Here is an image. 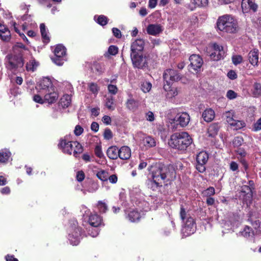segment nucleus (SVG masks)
<instances>
[{
	"mask_svg": "<svg viewBox=\"0 0 261 261\" xmlns=\"http://www.w3.org/2000/svg\"><path fill=\"white\" fill-rule=\"evenodd\" d=\"M175 170L173 166L159 165L152 171L151 179H148L147 184L153 191L162 187L165 180H170L175 177Z\"/></svg>",
	"mask_w": 261,
	"mask_h": 261,
	"instance_id": "obj_1",
	"label": "nucleus"
},
{
	"mask_svg": "<svg viewBox=\"0 0 261 261\" xmlns=\"http://www.w3.org/2000/svg\"><path fill=\"white\" fill-rule=\"evenodd\" d=\"M217 28L224 33L234 34L239 29L238 21L230 15H224L219 17L217 21Z\"/></svg>",
	"mask_w": 261,
	"mask_h": 261,
	"instance_id": "obj_2",
	"label": "nucleus"
},
{
	"mask_svg": "<svg viewBox=\"0 0 261 261\" xmlns=\"http://www.w3.org/2000/svg\"><path fill=\"white\" fill-rule=\"evenodd\" d=\"M191 137L186 132L176 133L172 135L169 145L173 148L185 150L192 143Z\"/></svg>",
	"mask_w": 261,
	"mask_h": 261,
	"instance_id": "obj_3",
	"label": "nucleus"
},
{
	"mask_svg": "<svg viewBox=\"0 0 261 261\" xmlns=\"http://www.w3.org/2000/svg\"><path fill=\"white\" fill-rule=\"evenodd\" d=\"M24 65L23 59L22 55H14L12 54H8L5 59V65L8 70L12 73H15L16 72L19 71Z\"/></svg>",
	"mask_w": 261,
	"mask_h": 261,
	"instance_id": "obj_4",
	"label": "nucleus"
},
{
	"mask_svg": "<svg viewBox=\"0 0 261 261\" xmlns=\"http://www.w3.org/2000/svg\"><path fill=\"white\" fill-rule=\"evenodd\" d=\"M186 213L182 206L180 207V216L184 222V225L181 229V233L184 237H187L194 233L196 230V224L194 219L191 217L186 218Z\"/></svg>",
	"mask_w": 261,
	"mask_h": 261,
	"instance_id": "obj_5",
	"label": "nucleus"
},
{
	"mask_svg": "<svg viewBox=\"0 0 261 261\" xmlns=\"http://www.w3.org/2000/svg\"><path fill=\"white\" fill-rule=\"evenodd\" d=\"M206 52L211 59L214 61L220 60L225 55V50L223 46L216 43L210 44L206 47Z\"/></svg>",
	"mask_w": 261,
	"mask_h": 261,
	"instance_id": "obj_6",
	"label": "nucleus"
},
{
	"mask_svg": "<svg viewBox=\"0 0 261 261\" xmlns=\"http://www.w3.org/2000/svg\"><path fill=\"white\" fill-rule=\"evenodd\" d=\"M71 226L69 228L68 240L70 244L73 246L77 245L81 241L82 236V232L81 228L76 226Z\"/></svg>",
	"mask_w": 261,
	"mask_h": 261,
	"instance_id": "obj_7",
	"label": "nucleus"
},
{
	"mask_svg": "<svg viewBox=\"0 0 261 261\" xmlns=\"http://www.w3.org/2000/svg\"><path fill=\"white\" fill-rule=\"evenodd\" d=\"M83 210H85L83 219L91 227H98L102 224V218L99 215L96 213L89 214V210L86 207H84Z\"/></svg>",
	"mask_w": 261,
	"mask_h": 261,
	"instance_id": "obj_8",
	"label": "nucleus"
},
{
	"mask_svg": "<svg viewBox=\"0 0 261 261\" xmlns=\"http://www.w3.org/2000/svg\"><path fill=\"white\" fill-rule=\"evenodd\" d=\"M55 57L52 58V61L57 65L61 66L65 61L66 48L62 45H57L54 50Z\"/></svg>",
	"mask_w": 261,
	"mask_h": 261,
	"instance_id": "obj_9",
	"label": "nucleus"
},
{
	"mask_svg": "<svg viewBox=\"0 0 261 261\" xmlns=\"http://www.w3.org/2000/svg\"><path fill=\"white\" fill-rule=\"evenodd\" d=\"M163 78L165 84H172L173 82L179 81L180 76L177 71L168 69L164 71Z\"/></svg>",
	"mask_w": 261,
	"mask_h": 261,
	"instance_id": "obj_10",
	"label": "nucleus"
},
{
	"mask_svg": "<svg viewBox=\"0 0 261 261\" xmlns=\"http://www.w3.org/2000/svg\"><path fill=\"white\" fill-rule=\"evenodd\" d=\"M41 94H44V100L45 102L51 104L56 102L59 97V94L55 87L46 91H38Z\"/></svg>",
	"mask_w": 261,
	"mask_h": 261,
	"instance_id": "obj_11",
	"label": "nucleus"
},
{
	"mask_svg": "<svg viewBox=\"0 0 261 261\" xmlns=\"http://www.w3.org/2000/svg\"><path fill=\"white\" fill-rule=\"evenodd\" d=\"M127 218L132 222H138L144 215L142 211L137 208H130L126 212Z\"/></svg>",
	"mask_w": 261,
	"mask_h": 261,
	"instance_id": "obj_12",
	"label": "nucleus"
},
{
	"mask_svg": "<svg viewBox=\"0 0 261 261\" xmlns=\"http://www.w3.org/2000/svg\"><path fill=\"white\" fill-rule=\"evenodd\" d=\"M130 57L134 67L142 68L146 66V59L142 54H130Z\"/></svg>",
	"mask_w": 261,
	"mask_h": 261,
	"instance_id": "obj_13",
	"label": "nucleus"
},
{
	"mask_svg": "<svg viewBox=\"0 0 261 261\" xmlns=\"http://www.w3.org/2000/svg\"><path fill=\"white\" fill-rule=\"evenodd\" d=\"M240 197L247 204L250 203L252 200V191L251 188L247 185L241 187Z\"/></svg>",
	"mask_w": 261,
	"mask_h": 261,
	"instance_id": "obj_14",
	"label": "nucleus"
},
{
	"mask_svg": "<svg viewBox=\"0 0 261 261\" xmlns=\"http://www.w3.org/2000/svg\"><path fill=\"white\" fill-rule=\"evenodd\" d=\"M156 145L155 139L149 136H146L141 140L140 145L143 149H148L154 147Z\"/></svg>",
	"mask_w": 261,
	"mask_h": 261,
	"instance_id": "obj_15",
	"label": "nucleus"
},
{
	"mask_svg": "<svg viewBox=\"0 0 261 261\" xmlns=\"http://www.w3.org/2000/svg\"><path fill=\"white\" fill-rule=\"evenodd\" d=\"M55 88L51 79L48 77H43L37 86V89L40 91H46Z\"/></svg>",
	"mask_w": 261,
	"mask_h": 261,
	"instance_id": "obj_16",
	"label": "nucleus"
},
{
	"mask_svg": "<svg viewBox=\"0 0 261 261\" xmlns=\"http://www.w3.org/2000/svg\"><path fill=\"white\" fill-rule=\"evenodd\" d=\"M73 142L67 140L65 138L61 139L59 146L66 153L71 154L73 151Z\"/></svg>",
	"mask_w": 261,
	"mask_h": 261,
	"instance_id": "obj_17",
	"label": "nucleus"
},
{
	"mask_svg": "<svg viewBox=\"0 0 261 261\" xmlns=\"http://www.w3.org/2000/svg\"><path fill=\"white\" fill-rule=\"evenodd\" d=\"M241 6L244 13H247L249 10L255 12L258 8L257 5L255 3V0H242Z\"/></svg>",
	"mask_w": 261,
	"mask_h": 261,
	"instance_id": "obj_18",
	"label": "nucleus"
},
{
	"mask_svg": "<svg viewBox=\"0 0 261 261\" xmlns=\"http://www.w3.org/2000/svg\"><path fill=\"white\" fill-rule=\"evenodd\" d=\"M191 67L195 71L201 68L203 64L201 58L197 55H192L189 58Z\"/></svg>",
	"mask_w": 261,
	"mask_h": 261,
	"instance_id": "obj_19",
	"label": "nucleus"
},
{
	"mask_svg": "<svg viewBox=\"0 0 261 261\" xmlns=\"http://www.w3.org/2000/svg\"><path fill=\"white\" fill-rule=\"evenodd\" d=\"M144 46V42L142 39H137L131 45V54H142Z\"/></svg>",
	"mask_w": 261,
	"mask_h": 261,
	"instance_id": "obj_20",
	"label": "nucleus"
},
{
	"mask_svg": "<svg viewBox=\"0 0 261 261\" xmlns=\"http://www.w3.org/2000/svg\"><path fill=\"white\" fill-rule=\"evenodd\" d=\"M163 31V27L159 24H150L146 29L147 33L152 36H156Z\"/></svg>",
	"mask_w": 261,
	"mask_h": 261,
	"instance_id": "obj_21",
	"label": "nucleus"
},
{
	"mask_svg": "<svg viewBox=\"0 0 261 261\" xmlns=\"http://www.w3.org/2000/svg\"><path fill=\"white\" fill-rule=\"evenodd\" d=\"M172 84H164L163 88L164 90L167 92L166 97L167 98L171 99L178 94V90L177 88L172 87Z\"/></svg>",
	"mask_w": 261,
	"mask_h": 261,
	"instance_id": "obj_22",
	"label": "nucleus"
},
{
	"mask_svg": "<svg viewBox=\"0 0 261 261\" xmlns=\"http://www.w3.org/2000/svg\"><path fill=\"white\" fill-rule=\"evenodd\" d=\"M125 106L127 109L131 111L135 112L138 109L139 106V103L138 100L133 97L132 95H130L125 102Z\"/></svg>",
	"mask_w": 261,
	"mask_h": 261,
	"instance_id": "obj_23",
	"label": "nucleus"
},
{
	"mask_svg": "<svg viewBox=\"0 0 261 261\" xmlns=\"http://www.w3.org/2000/svg\"><path fill=\"white\" fill-rule=\"evenodd\" d=\"M131 149L127 146H123L119 149V158L123 160H128L131 156Z\"/></svg>",
	"mask_w": 261,
	"mask_h": 261,
	"instance_id": "obj_24",
	"label": "nucleus"
},
{
	"mask_svg": "<svg viewBox=\"0 0 261 261\" xmlns=\"http://www.w3.org/2000/svg\"><path fill=\"white\" fill-rule=\"evenodd\" d=\"M177 121L181 126H186L190 121V116L186 112L178 113L177 115Z\"/></svg>",
	"mask_w": 261,
	"mask_h": 261,
	"instance_id": "obj_25",
	"label": "nucleus"
},
{
	"mask_svg": "<svg viewBox=\"0 0 261 261\" xmlns=\"http://www.w3.org/2000/svg\"><path fill=\"white\" fill-rule=\"evenodd\" d=\"M248 60L251 64L253 66H257L258 61V50L254 49L251 50L248 54Z\"/></svg>",
	"mask_w": 261,
	"mask_h": 261,
	"instance_id": "obj_26",
	"label": "nucleus"
},
{
	"mask_svg": "<svg viewBox=\"0 0 261 261\" xmlns=\"http://www.w3.org/2000/svg\"><path fill=\"white\" fill-rule=\"evenodd\" d=\"M39 65V63L33 57H31L30 60L27 62L25 68L28 71L34 72Z\"/></svg>",
	"mask_w": 261,
	"mask_h": 261,
	"instance_id": "obj_27",
	"label": "nucleus"
},
{
	"mask_svg": "<svg viewBox=\"0 0 261 261\" xmlns=\"http://www.w3.org/2000/svg\"><path fill=\"white\" fill-rule=\"evenodd\" d=\"M0 38L4 41H9L11 38L10 31L5 25L0 24Z\"/></svg>",
	"mask_w": 261,
	"mask_h": 261,
	"instance_id": "obj_28",
	"label": "nucleus"
},
{
	"mask_svg": "<svg viewBox=\"0 0 261 261\" xmlns=\"http://www.w3.org/2000/svg\"><path fill=\"white\" fill-rule=\"evenodd\" d=\"M107 154L112 160H116L119 157V149L115 146H112L108 148Z\"/></svg>",
	"mask_w": 261,
	"mask_h": 261,
	"instance_id": "obj_29",
	"label": "nucleus"
},
{
	"mask_svg": "<svg viewBox=\"0 0 261 261\" xmlns=\"http://www.w3.org/2000/svg\"><path fill=\"white\" fill-rule=\"evenodd\" d=\"M215 116V112L211 108L206 109L202 113V117L203 119L207 122L212 121L214 119Z\"/></svg>",
	"mask_w": 261,
	"mask_h": 261,
	"instance_id": "obj_30",
	"label": "nucleus"
},
{
	"mask_svg": "<svg viewBox=\"0 0 261 261\" xmlns=\"http://www.w3.org/2000/svg\"><path fill=\"white\" fill-rule=\"evenodd\" d=\"M239 234L248 239H251L254 236V231L251 227L246 226L243 230L239 232Z\"/></svg>",
	"mask_w": 261,
	"mask_h": 261,
	"instance_id": "obj_31",
	"label": "nucleus"
},
{
	"mask_svg": "<svg viewBox=\"0 0 261 261\" xmlns=\"http://www.w3.org/2000/svg\"><path fill=\"white\" fill-rule=\"evenodd\" d=\"M94 152L95 155L100 159H102L100 164L105 165L106 164V158L102 151L101 147L100 145H96L94 149Z\"/></svg>",
	"mask_w": 261,
	"mask_h": 261,
	"instance_id": "obj_32",
	"label": "nucleus"
},
{
	"mask_svg": "<svg viewBox=\"0 0 261 261\" xmlns=\"http://www.w3.org/2000/svg\"><path fill=\"white\" fill-rule=\"evenodd\" d=\"M71 97L68 94L64 95L60 100V105L63 108H67L71 103Z\"/></svg>",
	"mask_w": 261,
	"mask_h": 261,
	"instance_id": "obj_33",
	"label": "nucleus"
},
{
	"mask_svg": "<svg viewBox=\"0 0 261 261\" xmlns=\"http://www.w3.org/2000/svg\"><path fill=\"white\" fill-rule=\"evenodd\" d=\"M11 156V152L7 149L0 150V163H6Z\"/></svg>",
	"mask_w": 261,
	"mask_h": 261,
	"instance_id": "obj_34",
	"label": "nucleus"
},
{
	"mask_svg": "<svg viewBox=\"0 0 261 261\" xmlns=\"http://www.w3.org/2000/svg\"><path fill=\"white\" fill-rule=\"evenodd\" d=\"M94 19L97 23L102 26L106 25L109 20L108 18L103 15H95L94 17Z\"/></svg>",
	"mask_w": 261,
	"mask_h": 261,
	"instance_id": "obj_35",
	"label": "nucleus"
},
{
	"mask_svg": "<svg viewBox=\"0 0 261 261\" xmlns=\"http://www.w3.org/2000/svg\"><path fill=\"white\" fill-rule=\"evenodd\" d=\"M73 155L77 158L78 154L81 153L83 152V149L82 145L78 142H73Z\"/></svg>",
	"mask_w": 261,
	"mask_h": 261,
	"instance_id": "obj_36",
	"label": "nucleus"
},
{
	"mask_svg": "<svg viewBox=\"0 0 261 261\" xmlns=\"http://www.w3.org/2000/svg\"><path fill=\"white\" fill-rule=\"evenodd\" d=\"M14 49L15 50H18V51L20 52L19 55H22V56L24 55V53H26V54L30 53L28 48L21 43H17L14 46Z\"/></svg>",
	"mask_w": 261,
	"mask_h": 261,
	"instance_id": "obj_37",
	"label": "nucleus"
},
{
	"mask_svg": "<svg viewBox=\"0 0 261 261\" xmlns=\"http://www.w3.org/2000/svg\"><path fill=\"white\" fill-rule=\"evenodd\" d=\"M40 32L44 42L48 43L49 41V38L48 36V32L46 29L45 25L44 23L40 25Z\"/></svg>",
	"mask_w": 261,
	"mask_h": 261,
	"instance_id": "obj_38",
	"label": "nucleus"
},
{
	"mask_svg": "<svg viewBox=\"0 0 261 261\" xmlns=\"http://www.w3.org/2000/svg\"><path fill=\"white\" fill-rule=\"evenodd\" d=\"M208 159L207 153L205 151L200 152L197 155L196 158L197 163H206Z\"/></svg>",
	"mask_w": 261,
	"mask_h": 261,
	"instance_id": "obj_39",
	"label": "nucleus"
},
{
	"mask_svg": "<svg viewBox=\"0 0 261 261\" xmlns=\"http://www.w3.org/2000/svg\"><path fill=\"white\" fill-rule=\"evenodd\" d=\"M223 115L226 118V121L229 124H232V122H234V118L235 117V112L234 111L231 110L225 112Z\"/></svg>",
	"mask_w": 261,
	"mask_h": 261,
	"instance_id": "obj_40",
	"label": "nucleus"
},
{
	"mask_svg": "<svg viewBox=\"0 0 261 261\" xmlns=\"http://www.w3.org/2000/svg\"><path fill=\"white\" fill-rule=\"evenodd\" d=\"M105 106L111 111H113L115 109L114 99L112 96H109L106 98Z\"/></svg>",
	"mask_w": 261,
	"mask_h": 261,
	"instance_id": "obj_41",
	"label": "nucleus"
},
{
	"mask_svg": "<svg viewBox=\"0 0 261 261\" xmlns=\"http://www.w3.org/2000/svg\"><path fill=\"white\" fill-rule=\"evenodd\" d=\"M233 127L234 129H240L245 126V123L243 121L234 120L232 124H229Z\"/></svg>",
	"mask_w": 261,
	"mask_h": 261,
	"instance_id": "obj_42",
	"label": "nucleus"
},
{
	"mask_svg": "<svg viewBox=\"0 0 261 261\" xmlns=\"http://www.w3.org/2000/svg\"><path fill=\"white\" fill-rule=\"evenodd\" d=\"M97 177L102 181H107L109 177L108 172L104 170H101L97 172Z\"/></svg>",
	"mask_w": 261,
	"mask_h": 261,
	"instance_id": "obj_43",
	"label": "nucleus"
},
{
	"mask_svg": "<svg viewBox=\"0 0 261 261\" xmlns=\"http://www.w3.org/2000/svg\"><path fill=\"white\" fill-rule=\"evenodd\" d=\"M253 95L257 97L261 94V85L259 83H254L252 89Z\"/></svg>",
	"mask_w": 261,
	"mask_h": 261,
	"instance_id": "obj_44",
	"label": "nucleus"
},
{
	"mask_svg": "<svg viewBox=\"0 0 261 261\" xmlns=\"http://www.w3.org/2000/svg\"><path fill=\"white\" fill-rule=\"evenodd\" d=\"M11 26L13 27V28H14V31L17 33L18 34H19L20 36L21 37V38H22V39L25 41L28 44H29L30 42L28 40V39H27V38L26 37V36L23 34H21L20 33V31L18 28V27H17V25L16 24V23L14 21H12L11 22Z\"/></svg>",
	"mask_w": 261,
	"mask_h": 261,
	"instance_id": "obj_45",
	"label": "nucleus"
},
{
	"mask_svg": "<svg viewBox=\"0 0 261 261\" xmlns=\"http://www.w3.org/2000/svg\"><path fill=\"white\" fill-rule=\"evenodd\" d=\"M151 87L152 85L149 82L145 81L141 83V88L144 93L148 92L151 90Z\"/></svg>",
	"mask_w": 261,
	"mask_h": 261,
	"instance_id": "obj_46",
	"label": "nucleus"
},
{
	"mask_svg": "<svg viewBox=\"0 0 261 261\" xmlns=\"http://www.w3.org/2000/svg\"><path fill=\"white\" fill-rule=\"evenodd\" d=\"M89 90L94 95H96L99 91V88L97 85L94 83H90L88 84Z\"/></svg>",
	"mask_w": 261,
	"mask_h": 261,
	"instance_id": "obj_47",
	"label": "nucleus"
},
{
	"mask_svg": "<svg viewBox=\"0 0 261 261\" xmlns=\"http://www.w3.org/2000/svg\"><path fill=\"white\" fill-rule=\"evenodd\" d=\"M118 51V48L117 46L115 45H111L108 48V53L105 54L106 56H107L108 55L115 56L116 55Z\"/></svg>",
	"mask_w": 261,
	"mask_h": 261,
	"instance_id": "obj_48",
	"label": "nucleus"
},
{
	"mask_svg": "<svg viewBox=\"0 0 261 261\" xmlns=\"http://www.w3.org/2000/svg\"><path fill=\"white\" fill-rule=\"evenodd\" d=\"M99 188L98 184L96 182H91L89 187L87 189V191L90 193H93L96 192Z\"/></svg>",
	"mask_w": 261,
	"mask_h": 261,
	"instance_id": "obj_49",
	"label": "nucleus"
},
{
	"mask_svg": "<svg viewBox=\"0 0 261 261\" xmlns=\"http://www.w3.org/2000/svg\"><path fill=\"white\" fill-rule=\"evenodd\" d=\"M97 206L101 213H105L108 210L107 204L101 201L98 202Z\"/></svg>",
	"mask_w": 261,
	"mask_h": 261,
	"instance_id": "obj_50",
	"label": "nucleus"
},
{
	"mask_svg": "<svg viewBox=\"0 0 261 261\" xmlns=\"http://www.w3.org/2000/svg\"><path fill=\"white\" fill-rule=\"evenodd\" d=\"M192 3L196 6L203 7L208 3V0H192Z\"/></svg>",
	"mask_w": 261,
	"mask_h": 261,
	"instance_id": "obj_51",
	"label": "nucleus"
},
{
	"mask_svg": "<svg viewBox=\"0 0 261 261\" xmlns=\"http://www.w3.org/2000/svg\"><path fill=\"white\" fill-rule=\"evenodd\" d=\"M145 117L146 120L149 122H152L155 119L154 113L151 111H148L145 114Z\"/></svg>",
	"mask_w": 261,
	"mask_h": 261,
	"instance_id": "obj_52",
	"label": "nucleus"
},
{
	"mask_svg": "<svg viewBox=\"0 0 261 261\" xmlns=\"http://www.w3.org/2000/svg\"><path fill=\"white\" fill-rule=\"evenodd\" d=\"M88 234L91 236L92 237H96L99 234V229L98 227H93L91 230L89 229L88 230Z\"/></svg>",
	"mask_w": 261,
	"mask_h": 261,
	"instance_id": "obj_53",
	"label": "nucleus"
},
{
	"mask_svg": "<svg viewBox=\"0 0 261 261\" xmlns=\"http://www.w3.org/2000/svg\"><path fill=\"white\" fill-rule=\"evenodd\" d=\"M243 142V139L241 137H236L233 140L232 143L234 146L239 147L242 145Z\"/></svg>",
	"mask_w": 261,
	"mask_h": 261,
	"instance_id": "obj_54",
	"label": "nucleus"
},
{
	"mask_svg": "<svg viewBox=\"0 0 261 261\" xmlns=\"http://www.w3.org/2000/svg\"><path fill=\"white\" fill-rule=\"evenodd\" d=\"M232 61L233 63L236 65L242 62L243 58L240 55H234L232 57Z\"/></svg>",
	"mask_w": 261,
	"mask_h": 261,
	"instance_id": "obj_55",
	"label": "nucleus"
},
{
	"mask_svg": "<svg viewBox=\"0 0 261 261\" xmlns=\"http://www.w3.org/2000/svg\"><path fill=\"white\" fill-rule=\"evenodd\" d=\"M203 194L207 197H211L215 193V189L213 187H209L203 192Z\"/></svg>",
	"mask_w": 261,
	"mask_h": 261,
	"instance_id": "obj_56",
	"label": "nucleus"
},
{
	"mask_svg": "<svg viewBox=\"0 0 261 261\" xmlns=\"http://www.w3.org/2000/svg\"><path fill=\"white\" fill-rule=\"evenodd\" d=\"M205 164L204 163H197L196 165V169L200 173H203L205 171Z\"/></svg>",
	"mask_w": 261,
	"mask_h": 261,
	"instance_id": "obj_57",
	"label": "nucleus"
},
{
	"mask_svg": "<svg viewBox=\"0 0 261 261\" xmlns=\"http://www.w3.org/2000/svg\"><path fill=\"white\" fill-rule=\"evenodd\" d=\"M238 96V94L234 91L229 90L227 92L226 97L229 99H233L236 98Z\"/></svg>",
	"mask_w": 261,
	"mask_h": 261,
	"instance_id": "obj_58",
	"label": "nucleus"
},
{
	"mask_svg": "<svg viewBox=\"0 0 261 261\" xmlns=\"http://www.w3.org/2000/svg\"><path fill=\"white\" fill-rule=\"evenodd\" d=\"M103 137L105 139L110 140L112 138L113 135L112 131L109 128L105 129L103 134Z\"/></svg>",
	"mask_w": 261,
	"mask_h": 261,
	"instance_id": "obj_59",
	"label": "nucleus"
},
{
	"mask_svg": "<svg viewBox=\"0 0 261 261\" xmlns=\"http://www.w3.org/2000/svg\"><path fill=\"white\" fill-rule=\"evenodd\" d=\"M109 92L112 94H116L117 92L118 89L116 86L110 84L108 86Z\"/></svg>",
	"mask_w": 261,
	"mask_h": 261,
	"instance_id": "obj_60",
	"label": "nucleus"
},
{
	"mask_svg": "<svg viewBox=\"0 0 261 261\" xmlns=\"http://www.w3.org/2000/svg\"><path fill=\"white\" fill-rule=\"evenodd\" d=\"M253 130L255 132L261 130V117L258 119L255 123H254Z\"/></svg>",
	"mask_w": 261,
	"mask_h": 261,
	"instance_id": "obj_61",
	"label": "nucleus"
},
{
	"mask_svg": "<svg viewBox=\"0 0 261 261\" xmlns=\"http://www.w3.org/2000/svg\"><path fill=\"white\" fill-rule=\"evenodd\" d=\"M83 131L84 129L83 128V127L79 125H77L75 127L74 133L75 135L79 136L83 133Z\"/></svg>",
	"mask_w": 261,
	"mask_h": 261,
	"instance_id": "obj_62",
	"label": "nucleus"
},
{
	"mask_svg": "<svg viewBox=\"0 0 261 261\" xmlns=\"http://www.w3.org/2000/svg\"><path fill=\"white\" fill-rule=\"evenodd\" d=\"M112 32L113 34V35L117 38H120L121 37V33L120 31L116 28H113L112 29Z\"/></svg>",
	"mask_w": 261,
	"mask_h": 261,
	"instance_id": "obj_63",
	"label": "nucleus"
},
{
	"mask_svg": "<svg viewBox=\"0 0 261 261\" xmlns=\"http://www.w3.org/2000/svg\"><path fill=\"white\" fill-rule=\"evenodd\" d=\"M85 178V174L83 171H80L77 172L76 179L79 181H83Z\"/></svg>",
	"mask_w": 261,
	"mask_h": 261,
	"instance_id": "obj_64",
	"label": "nucleus"
}]
</instances>
